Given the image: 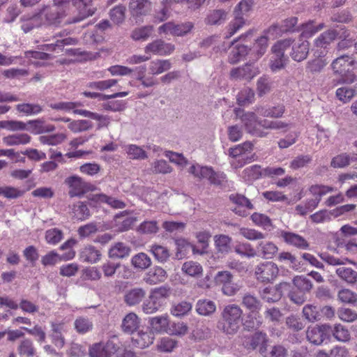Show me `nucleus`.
I'll return each mask as SVG.
<instances>
[{"instance_id":"5fc2aeb1","label":"nucleus","mask_w":357,"mask_h":357,"mask_svg":"<svg viewBox=\"0 0 357 357\" xmlns=\"http://www.w3.org/2000/svg\"><path fill=\"white\" fill-rule=\"evenodd\" d=\"M133 340L139 347L145 348L153 342L154 336L151 332L139 331L136 336L133 337Z\"/></svg>"},{"instance_id":"ddd939ff","label":"nucleus","mask_w":357,"mask_h":357,"mask_svg":"<svg viewBox=\"0 0 357 357\" xmlns=\"http://www.w3.org/2000/svg\"><path fill=\"white\" fill-rule=\"evenodd\" d=\"M289 284L287 282H281L273 287H265L261 292V298L268 303H274L279 301L282 296V291L288 290Z\"/></svg>"},{"instance_id":"b1692460","label":"nucleus","mask_w":357,"mask_h":357,"mask_svg":"<svg viewBox=\"0 0 357 357\" xmlns=\"http://www.w3.org/2000/svg\"><path fill=\"white\" fill-rule=\"evenodd\" d=\"M171 68L172 63L169 59H154L149 63V74L153 76L158 75L169 70Z\"/></svg>"},{"instance_id":"4468645a","label":"nucleus","mask_w":357,"mask_h":357,"mask_svg":"<svg viewBox=\"0 0 357 357\" xmlns=\"http://www.w3.org/2000/svg\"><path fill=\"white\" fill-rule=\"evenodd\" d=\"M258 73V68L254 64L247 63L242 67L233 68L230 72V77L234 80H250Z\"/></svg>"},{"instance_id":"473e14b6","label":"nucleus","mask_w":357,"mask_h":357,"mask_svg":"<svg viewBox=\"0 0 357 357\" xmlns=\"http://www.w3.org/2000/svg\"><path fill=\"white\" fill-rule=\"evenodd\" d=\"M30 141L31 137L26 133L10 135L3 138V142L7 146L27 144Z\"/></svg>"},{"instance_id":"9b49d317","label":"nucleus","mask_w":357,"mask_h":357,"mask_svg":"<svg viewBox=\"0 0 357 357\" xmlns=\"http://www.w3.org/2000/svg\"><path fill=\"white\" fill-rule=\"evenodd\" d=\"M175 49L172 43H165L161 39H156L149 43L144 47V52L147 54L167 56L171 54Z\"/></svg>"},{"instance_id":"ea45409f","label":"nucleus","mask_w":357,"mask_h":357,"mask_svg":"<svg viewBox=\"0 0 357 357\" xmlns=\"http://www.w3.org/2000/svg\"><path fill=\"white\" fill-rule=\"evenodd\" d=\"M337 37L335 30H329L321 33L315 40L314 46L317 48L326 49Z\"/></svg>"},{"instance_id":"20e7f679","label":"nucleus","mask_w":357,"mask_h":357,"mask_svg":"<svg viewBox=\"0 0 357 357\" xmlns=\"http://www.w3.org/2000/svg\"><path fill=\"white\" fill-rule=\"evenodd\" d=\"M234 111L236 117L241 121L248 132L258 137L267 135V132L260 128L261 127L260 122L263 119H259L255 112H245L241 108H235Z\"/></svg>"},{"instance_id":"79ce46f5","label":"nucleus","mask_w":357,"mask_h":357,"mask_svg":"<svg viewBox=\"0 0 357 357\" xmlns=\"http://www.w3.org/2000/svg\"><path fill=\"white\" fill-rule=\"evenodd\" d=\"M149 251L153 255L155 260L160 263L166 262L170 257L169 250L166 247L160 245H152Z\"/></svg>"},{"instance_id":"338daca9","label":"nucleus","mask_w":357,"mask_h":357,"mask_svg":"<svg viewBox=\"0 0 357 357\" xmlns=\"http://www.w3.org/2000/svg\"><path fill=\"white\" fill-rule=\"evenodd\" d=\"M153 26H144L135 29L131 33L134 40H146L153 31Z\"/></svg>"},{"instance_id":"603ef678","label":"nucleus","mask_w":357,"mask_h":357,"mask_svg":"<svg viewBox=\"0 0 357 357\" xmlns=\"http://www.w3.org/2000/svg\"><path fill=\"white\" fill-rule=\"evenodd\" d=\"M245 20L243 16L236 13L235 18L227 26V32L225 38H229L240 30L245 24Z\"/></svg>"},{"instance_id":"5701e85b","label":"nucleus","mask_w":357,"mask_h":357,"mask_svg":"<svg viewBox=\"0 0 357 357\" xmlns=\"http://www.w3.org/2000/svg\"><path fill=\"white\" fill-rule=\"evenodd\" d=\"M101 253L91 245L84 246L79 252V259L84 262L95 264L100 259Z\"/></svg>"},{"instance_id":"a18cd8bd","label":"nucleus","mask_w":357,"mask_h":357,"mask_svg":"<svg viewBox=\"0 0 357 357\" xmlns=\"http://www.w3.org/2000/svg\"><path fill=\"white\" fill-rule=\"evenodd\" d=\"M75 331L79 334H85L93 329L92 321L86 317H79L74 322Z\"/></svg>"},{"instance_id":"423d86ee","label":"nucleus","mask_w":357,"mask_h":357,"mask_svg":"<svg viewBox=\"0 0 357 357\" xmlns=\"http://www.w3.org/2000/svg\"><path fill=\"white\" fill-rule=\"evenodd\" d=\"M279 274L276 264L271 261L260 262L255 268L256 280L261 283H272Z\"/></svg>"},{"instance_id":"f704fd0d","label":"nucleus","mask_w":357,"mask_h":357,"mask_svg":"<svg viewBox=\"0 0 357 357\" xmlns=\"http://www.w3.org/2000/svg\"><path fill=\"white\" fill-rule=\"evenodd\" d=\"M216 310L215 303L210 300H199L196 303L197 312L202 316H209Z\"/></svg>"},{"instance_id":"09e8293b","label":"nucleus","mask_w":357,"mask_h":357,"mask_svg":"<svg viewBox=\"0 0 357 357\" xmlns=\"http://www.w3.org/2000/svg\"><path fill=\"white\" fill-rule=\"evenodd\" d=\"M125 150L130 159L145 160L148 158L146 152L136 144H128L126 146Z\"/></svg>"},{"instance_id":"bf43d9fd","label":"nucleus","mask_w":357,"mask_h":357,"mask_svg":"<svg viewBox=\"0 0 357 357\" xmlns=\"http://www.w3.org/2000/svg\"><path fill=\"white\" fill-rule=\"evenodd\" d=\"M266 342V335L262 332L255 333L248 342H246V347L248 349H255L258 347H264Z\"/></svg>"},{"instance_id":"f3484780","label":"nucleus","mask_w":357,"mask_h":357,"mask_svg":"<svg viewBox=\"0 0 357 357\" xmlns=\"http://www.w3.org/2000/svg\"><path fill=\"white\" fill-rule=\"evenodd\" d=\"M257 255L263 259H271L278 252V247L272 241H260L256 247Z\"/></svg>"},{"instance_id":"8fccbe9b","label":"nucleus","mask_w":357,"mask_h":357,"mask_svg":"<svg viewBox=\"0 0 357 357\" xmlns=\"http://www.w3.org/2000/svg\"><path fill=\"white\" fill-rule=\"evenodd\" d=\"M72 210L74 217L78 220H85L91 215L87 205L82 202H78L74 204Z\"/></svg>"},{"instance_id":"58836bf2","label":"nucleus","mask_w":357,"mask_h":357,"mask_svg":"<svg viewBox=\"0 0 357 357\" xmlns=\"http://www.w3.org/2000/svg\"><path fill=\"white\" fill-rule=\"evenodd\" d=\"M242 305L251 312H258L261 307L259 300L250 293H246L242 297Z\"/></svg>"},{"instance_id":"de8ad7c7","label":"nucleus","mask_w":357,"mask_h":357,"mask_svg":"<svg viewBox=\"0 0 357 357\" xmlns=\"http://www.w3.org/2000/svg\"><path fill=\"white\" fill-rule=\"evenodd\" d=\"M183 273L191 277H199L202 274V266L196 261H188L185 262L181 268Z\"/></svg>"},{"instance_id":"7c9ffc66","label":"nucleus","mask_w":357,"mask_h":357,"mask_svg":"<svg viewBox=\"0 0 357 357\" xmlns=\"http://www.w3.org/2000/svg\"><path fill=\"white\" fill-rule=\"evenodd\" d=\"M248 52V47L245 45L235 43L229 53L228 61L230 63L234 64L238 62Z\"/></svg>"},{"instance_id":"f257e3e1","label":"nucleus","mask_w":357,"mask_h":357,"mask_svg":"<svg viewBox=\"0 0 357 357\" xmlns=\"http://www.w3.org/2000/svg\"><path fill=\"white\" fill-rule=\"evenodd\" d=\"M354 59L349 55L344 54L334 59L331 63L332 70L335 75L338 76L331 82V86L338 84H350L356 82V76L352 71Z\"/></svg>"},{"instance_id":"c85d7f7f","label":"nucleus","mask_w":357,"mask_h":357,"mask_svg":"<svg viewBox=\"0 0 357 357\" xmlns=\"http://www.w3.org/2000/svg\"><path fill=\"white\" fill-rule=\"evenodd\" d=\"M139 325V319L134 312L128 313L123 319L122 330L127 333H133Z\"/></svg>"},{"instance_id":"4be33fe9","label":"nucleus","mask_w":357,"mask_h":357,"mask_svg":"<svg viewBox=\"0 0 357 357\" xmlns=\"http://www.w3.org/2000/svg\"><path fill=\"white\" fill-rule=\"evenodd\" d=\"M145 296V289L142 287H135L126 292L124 301L128 306H135L140 303Z\"/></svg>"},{"instance_id":"a211bd4d","label":"nucleus","mask_w":357,"mask_h":357,"mask_svg":"<svg viewBox=\"0 0 357 357\" xmlns=\"http://www.w3.org/2000/svg\"><path fill=\"white\" fill-rule=\"evenodd\" d=\"M20 22L21 29L25 33L43 24L42 19H40V15L38 13L33 15L27 14L22 15L20 17Z\"/></svg>"},{"instance_id":"052dcab7","label":"nucleus","mask_w":357,"mask_h":357,"mask_svg":"<svg viewBox=\"0 0 357 357\" xmlns=\"http://www.w3.org/2000/svg\"><path fill=\"white\" fill-rule=\"evenodd\" d=\"M191 310L192 304L190 302L181 301L172 306L171 313L174 317H181L188 314Z\"/></svg>"},{"instance_id":"6e6d98bb","label":"nucleus","mask_w":357,"mask_h":357,"mask_svg":"<svg viewBox=\"0 0 357 357\" xmlns=\"http://www.w3.org/2000/svg\"><path fill=\"white\" fill-rule=\"evenodd\" d=\"M215 245L218 250L221 253H228L231 249V238L227 235H219L215 236Z\"/></svg>"},{"instance_id":"13d9d810","label":"nucleus","mask_w":357,"mask_h":357,"mask_svg":"<svg viewBox=\"0 0 357 357\" xmlns=\"http://www.w3.org/2000/svg\"><path fill=\"white\" fill-rule=\"evenodd\" d=\"M211 336V331L206 326H196L192 331L190 338L195 341H201L208 339Z\"/></svg>"},{"instance_id":"37998d69","label":"nucleus","mask_w":357,"mask_h":357,"mask_svg":"<svg viewBox=\"0 0 357 357\" xmlns=\"http://www.w3.org/2000/svg\"><path fill=\"white\" fill-rule=\"evenodd\" d=\"M162 305L150 292L147 299L142 304V310L145 314H153L158 312Z\"/></svg>"},{"instance_id":"2f4dec72","label":"nucleus","mask_w":357,"mask_h":357,"mask_svg":"<svg viewBox=\"0 0 357 357\" xmlns=\"http://www.w3.org/2000/svg\"><path fill=\"white\" fill-rule=\"evenodd\" d=\"M130 248L125 243L119 242L115 243L109 250V257L112 259H123L129 256Z\"/></svg>"},{"instance_id":"0eeeda50","label":"nucleus","mask_w":357,"mask_h":357,"mask_svg":"<svg viewBox=\"0 0 357 357\" xmlns=\"http://www.w3.org/2000/svg\"><path fill=\"white\" fill-rule=\"evenodd\" d=\"M119 349V342L113 337L105 343H96L89 349L91 357H111Z\"/></svg>"},{"instance_id":"aec40b11","label":"nucleus","mask_w":357,"mask_h":357,"mask_svg":"<svg viewBox=\"0 0 357 357\" xmlns=\"http://www.w3.org/2000/svg\"><path fill=\"white\" fill-rule=\"evenodd\" d=\"M308 53L309 42L307 40L300 39L293 44L291 56L294 61L300 62L305 60Z\"/></svg>"},{"instance_id":"2eb2a0df","label":"nucleus","mask_w":357,"mask_h":357,"mask_svg":"<svg viewBox=\"0 0 357 357\" xmlns=\"http://www.w3.org/2000/svg\"><path fill=\"white\" fill-rule=\"evenodd\" d=\"M130 15L135 19L148 15L151 10V3L149 0H130L128 5Z\"/></svg>"},{"instance_id":"c03bdc74","label":"nucleus","mask_w":357,"mask_h":357,"mask_svg":"<svg viewBox=\"0 0 357 357\" xmlns=\"http://www.w3.org/2000/svg\"><path fill=\"white\" fill-rule=\"evenodd\" d=\"M188 332V326L183 321L169 322L167 333L177 337H183Z\"/></svg>"},{"instance_id":"cd10ccee","label":"nucleus","mask_w":357,"mask_h":357,"mask_svg":"<svg viewBox=\"0 0 357 357\" xmlns=\"http://www.w3.org/2000/svg\"><path fill=\"white\" fill-rule=\"evenodd\" d=\"M27 123L30 126L31 132L36 135L52 132L56 129L54 125L46 123L42 119L31 120Z\"/></svg>"},{"instance_id":"dca6fc26","label":"nucleus","mask_w":357,"mask_h":357,"mask_svg":"<svg viewBox=\"0 0 357 357\" xmlns=\"http://www.w3.org/2000/svg\"><path fill=\"white\" fill-rule=\"evenodd\" d=\"M284 241L299 250H308L310 244L302 236L290 231H282L280 234Z\"/></svg>"},{"instance_id":"393cba45","label":"nucleus","mask_w":357,"mask_h":357,"mask_svg":"<svg viewBox=\"0 0 357 357\" xmlns=\"http://www.w3.org/2000/svg\"><path fill=\"white\" fill-rule=\"evenodd\" d=\"M149 323L152 331L155 333H167L169 325V315L167 314L149 319Z\"/></svg>"},{"instance_id":"4c0bfd02","label":"nucleus","mask_w":357,"mask_h":357,"mask_svg":"<svg viewBox=\"0 0 357 357\" xmlns=\"http://www.w3.org/2000/svg\"><path fill=\"white\" fill-rule=\"evenodd\" d=\"M252 149L253 144L250 142H245L230 148L229 149V155L233 158H237L238 157L245 158L244 155L247 153H250Z\"/></svg>"},{"instance_id":"e2e57ef3","label":"nucleus","mask_w":357,"mask_h":357,"mask_svg":"<svg viewBox=\"0 0 357 357\" xmlns=\"http://www.w3.org/2000/svg\"><path fill=\"white\" fill-rule=\"evenodd\" d=\"M16 109L26 116L35 115L42 112V107L38 104L22 103L16 106Z\"/></svg>"},{"instance_id":"69168bd1","label":"nucleus","mask_w":357,"mask_h":357,"mask_svg":"<svg viewBox=\"0 0 357 357\" xmlns=\"http://www.w3.org/2000/svg\"><path fill=\"white\" fill-rule=\"evenodd\" d=\"M66 139L64 133L40 136L39 141L43 144L56 146L61 144Z\"/></svg>"},{"instance_id":"3c124183","label":"nucleus","mask_w":357,"mask_h":357,"mask_svg":"<svg viewBox=\"0 0 357 357\" xmlns=\"http://www.w3.org/2000/svg\"><path fill=\"white\" fill-rule=\"evenodd\" d=\"M340 342H347L350 340V333L347 328L340 324H335L331 327V334Z\"/></svg>"},{"instance_id":"774afa93","label":"nucleus","mask_w":357,"mask_h":357,"mask_svg":"<svg viewBox=\"0 0 357 357\" xmlns=\"http://www.w3.org/2000/svg\"><path fill=\"white\" fill-rule=\"evenodd\" d=\"M355 93L356 91L354 89L347 86L340 87L335 92L337 98L343 103L349 102L354 98Z\"/></svg>"},{"instance_id":"864d4df0","label":"nucleus","mask_w":357,"mask_h":357,"mask_svg":"<svg viewBox=\"0 0 357 357\" xmlns=\"http://www.w3.org/2000/svg\"><path fill=\"white\" fill-rule=\"evenodd\" d=\"M293 284L299 291L305 294L310 292L313 287L310 280L303 275L296 276L293 279Z\"/></svg>"},{"instance_id":"a19ab883","label":"nucleus","mask_w":357,"mask_h":357,"mask_svg":"<svg viewBox=\"0 0 357 357\" xmlns=\"http://www.w3.org/2000/svg\"><path fill=\"white\" fill-rule=\"evenodd\" d=\"M131 264L137 269L144 270L151 265V259L146 254L139 252L132 257Z\"/></svg>"},{"instance_id":"1a4fd4ad","label":"nucleus","mask_w":357,"mask_h":357,"mask_svg":"<svg viewBox=\"0 0 357 357\" xmlns=\"http://www.w3.org/2000/svg\"><path fill=\"white\" fill-rule=\"evenodd\" d=\"M278 26L272 25L264 32V34L258 38L253 45L252 49L257 54V58L263 56L268 47V40L272 38H274L278 34Z\"/></svg>"},{"instance_id":"680f3d73","label":"nucleus","mask_w":357,"mask_h":357,"mask_svg":"<svg viewBox=\"0 0 357 357\" xmlns=\"http://www.w3.org/2000/svg\"><path fill=\"white\" fill-rule=\"evenodd\" d=\"M324 26V25L323 23H321L317 26H314V22L310 20L301 25L302 33L301 36L303 38H310L321 30Z\"/></svg>"},{"instance_id":"4d7b16f0","label":"nucleus","mask_w":357,"mask_h":357,"mask_svg":"<svg viewBox=\"0 0 357 357\" xmlns=\"http://www.w3.org/2000/svg\"><path fill=\"white\" fill-rule=\"evenodd\" d=\"M354 159H356V158L346 153H343L332 158L331 166L333 168H344L348 166Z\"/></svg>"},{"instance_id":"49530a36","label":"nucleus","mask_w":357,"mask_h":357,"mask_svg":"<svg viewBox=\"0 0 357 357\" xmlns=\"http://www.w3.org/2000/svg\"><path fill=\"white\" fill-rule=\"evenodd\" d=\"M336 274L343 280L349 284L357 281V272L351 268L341 266L336 269Z\"/></svg>"},{"instance_id":"a878e982","label":"nucleus","mask_w":357,"mask_h":357,"mask_svg":"<svg viewBox=\"0 0 357 357\" xmlns=\"http://www.w3.org/2000/svg\"><path fill=\"white\" fill-rule=\"evenodd\" d=\"M228 13L223 9L211 11L204 20L208 25H220L227 20Z\"/></svg>"},{"instance_id":"6e6552de","label":"nucleus","mask_w":357,"mask_h":357,"mask_svg":"<svg viewBox=\"0 0 357 357\" xmlns=\"http://www.w3.org/2000/svg\"><path fill=\"white\" fill-rule=\"evenodd\" d=\"M66 5L69 8L70 3H72L77 10L79 15L70 22L72 23L79 22L84 19L92 16L96 11V8L93 6L92 0H66Z\"/></svg>"},{"instance_id":"39448f33","label":"nucleus","mask_w":357,"mask_h":357,"mask_svg":"<svg viewBox=\"0 0 357 357\" xmlns=\"http://www.w3.org/2000/svg\"><path fill=\"white\" fill-rule=\"evenodd\" d=\"M188 172L199 179H208L211 183L215 185L221 184L226 179V175L223 172H215L211 167L201 166L197 163L192 165Z\"/></svg>"},{"instance_id":"f8f14e48","label":"nucleus","mask_w":357,"mask_h":357,"mask_svg":"<svg viewBox=\"0 0 357 357\" xmlns=\"http://www.w3.org/2000/svg\"><path fill=\"white\" fill-rule=\"evenodd\" d=\"M65 183L70 188L68 194L70 197H81L89 190L88 184L78 176L68 177Z\"/></svg>"},{"instance_id":"6ab92c4d","label":"nucleus","mask_w":357,"mask_h":357,"mask_svg":"<svg viewBox=\"0 0 357 357\" xmlns=\"http://www.w3.org/2000/svg\"><path fill=\"white\" fill-rule=\"evenodd\" d=\"M167 278V274L165 269L155 266L144 275L143 280L148 284L153 285L164 282Z\"/></svg>"},{"instance_id":"bb28decb","label":"nucleus","mask_w":357,"mask_h":357,"mask_svg":"<svg viewBox=\"0 0 357 357\" xmlns=\"http://www.w3.org/2000/svg\"><path fill=\"white\" fill-rule=\"evenodd\" d=\"M234 249V252L241 257L251 259L257 256L256 249L248 242H237Z\"/></svg>"},{"instance_id":"f03ea898","label":"nucleus","mask_w":357,"mask_h":357,"mask_svg":"<svg viewBox=\"0 0 357 357\" xmlns=\"http://www.w3.org/2000/svg\"><path fill=\"white\" fill-rule=\"evenodd\" d=\"M243 310L236 304H229L224 307L221 312V320L218 328L223 333L229 335L236 333L241 326Z\"/></svg>"},{"instance_id":"9d476101","label":"nucleus","mask_w":357,"mask_h":357,"mask_svg":"<svg viewBox=\"0 0 357 357\" xmlns=\"http://www.w3.org/2000/svg\"><path fill=\"white\" fill-rule=\"evenodd\" d=\"M331 326L323 324L308 328L306 332L307 339L312 344L319 345L331 335Z\"/></svg>"},{"instance_id":"7ed1b4c3","label":"nucleus","mask_w":357,"mask_h":357,"mask_svg":"<svg viewBox=\"0 0 357 357\" xmlns=\"http://www.w3.org/2000/svg\"><path fill=\"white\" fill-rule=\"evenodd\" d=\"M66 2V0H53L52 5L43 8L38 13L42 24L48 26L60 24L68 10Z\"/></svg>"},{"instance_id":"c9c22d12","label":"nucleus","mask_w":357,"mask_h":357,"mask_svg":"<svg viewBox=\"0 0 357 357\" xmlns=\"http://www.w3.org/2000/svg\"><path fill=\"white\" fill-rule=\"evenodd\" d=\"M242 176L247 181H256L261 177H264V169H261L260 165H254L243 169Z\"/></svg>"},{"instance_id":"e433bc0d","label":"nucleus","mask_w":357,"mask_h":357,"mask_svg":"<svg viewBox=\"0 0 357 357\" xmlns=\"http://www.w3.org/2000/svg\"><path fill=\"white\" fill-rule=\"evenodd\" d=\"M303 314L310 322L318 321L321 319L320 307L312 304H307L303 307Z\"/></svg>"},{"instance_id":"412c9836","label":"nucleus","mask_w":357,"mask_h":357,"mask_svg":"<svg viewBox=\"0 0 357 357\" xmlns=\"http://www.w3.org/2000/svg\"><path fill=\"white\" fill-rule=\"evenodd\" d=\"M75 255V251H68L66 254L60 256L56 251L52 250L44 255L41 259V263L43 266H54L62 260H70Z\"/></svg>"},{"instance_id":"72a5a7b5","label":"nucleus","mask_w":357,"mask_h":357,"mask_svg":"<svg viewBox=\"0 0 357 357\" xmlns=\"http://www.w3.org/2000/svg\"><path fill=\"white\" fill-rule=\"evenodd\" d=\"M123 212H121L115 216L116 231L119 232L129 230L137 221V218L132 216H126L124 219L121 220V218L123 216Z\"/></svg>"},{"instance_id":"0e129e2a","label":"nucleus","mask_w":357,"mask_h":357,"mask_svg":"<svg viewBox=\"0 0 357 357\" xmlns=\"http://www.w3.org/2000/svg\"><path fill=\"white\" fill-rule=\"evenodd\" d=\"M126 7L123 5H118L113 8L109 12L111 20L116 24H122L126 17Z\"/></svg>"},{"instance_id":"c756f323","label":"nucleus","mask_w":357,"mask_h":357,"mask_svg":"<svg viewBox=\"0 0 357 357\" xmlns=\"http://www.w3.org/2000/svg\"><path fill=\"white\" fill-rule=\"evenodd\" d=\"M256 112L264 117L280 118L284 112V107L283 105H278L275 107H256Z\"/></svg>"}]
</instances>
